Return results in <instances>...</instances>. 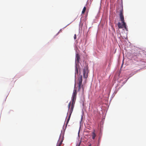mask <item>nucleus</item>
<instances>
[{
  "instance_id": "obj_1",
  "label": "nucleus",
  "mask_w": 146,
  "mask_h": 146,
  "mask_svg": "<svg viewBox=\"0 0 146 146\" xmlns=\"http://www.w3.org/2000/svg\"><path fill=\"white\" fill-rule=\"evenodd\" d=\"M75 85L74 88L73 90V93L72 97V102H70L69 103L68 105V111L67 114H68V113H69L70 115L68 118L67 121H66V125H67L70 120L71 114L73 111V110L74 107V105L75 104V101L76 100V95L77 94V91L76 90V89L75 88Z\"/></svg>"
},
{
  "instance_id": "obj_2",
  "label": "nucleus",
  "mask_w": 146,
  "mask_h": 146,
  "mask_svg": "<svg viewBox=\"0 0 146 146\" xmlns=\"http://www.w3.org/2000/svg\"><path fill=\"white\" fill-rule=\"evenodd\" d=\"M120 9L119 15L120 19L121 21L122 22V23H123V27H124V28L127 30V28L126 27V25L125 23V22L124 20V17L123 15V9L122 5L120 6Z\"/></svg>"
},
{
  "instance_id": "obj_3",
  "label": "nucleus",
  "mask_w": 146,
  "mask_h": 146,
  "mask_svg": "<svg viewBox=\"0 0 146 146\" xmlns=\"http://www.w3.org/2000/svg\"><path fill=\"white\" fill-rule=\"evenodd\" d=\"M89 72L88 67L86 66L84 67L83 70V74L84 78L86 79L88 77V74Z\"/></svg>"
},
{
  "instance_id": "obj_4",
  "label": "nucleus",
  "mask_w": 146,
  "mask_h": 146,
  "mask_svg": "<svg viewBox=\"0 0 146 146\" xmlns=\"http://www.w3.org/2000/svg\"><path fill=\"white\" fill-rule=\"evenodd\" d=\"M61 137V136L60 135V137H59V139L58 140V142L57 143L56 146H60L61 145L63 141V139H62L60 141V140Z\"/></svg>"
},
{
  "instance_id": "obj_5",
  "label": "nucleus",
  "mask_w": 146,
  "mask_h": 146,
  "mask_svg": "<svg viewBox=\"0 0 146 146\" xmlns=\"http://www.w3.org/2000/svg\"><path fill=\"white\" fill-rule=\"evenodd\" d=\"M80 59L79 55L78 54H76V61L78 62Z\"/></svg>"
},
{
  "instance_id": "obj_6",
  "label": "nucleus",
  "mask_w": 146,
  "mask_h": 146,
  "mask_svg": "<svg viewBox=\"0 0 146 146\" xmlns=\"http://www.w3.org/2000/svg\"><path fill=\"white\" fill-rule=\"evenodd\" d=\"M119 29H122L123 28V23L121 24L119 22L117 25Z\"/></svg>"
},
{
  "instance_id": "obj_7",
  "label": "nucleus",
  "mask_w": 146,
  "mask_h": 146,
  "mask_svg": "<svg viewBox=\"0 0 146 146\" xmlns=\"http://www.w3.org/2000/svg\"><path fill=\"white\" fill-rule=\"evenodd\" d=\"M82 75H81L79 76V78H78V83H79V84H82Z\"/></svg>"
},
{
  "instance_id": "obj_8",
  "label": "nucleus",
  "mask_w": 146,
  "mask_h": 146,
  "mask_svg": "<svg viewBox=\"0 0 146 146\" xmlns=\"http://www.w3.org/2000/svg\"><path fill=\"white\" fill-rule=\"evenodd\" d=\"M78 74V70L77 66V64H76L75 66V74Z\"/></svg>"
},
{
  "instance_id": "obj_9",
  "label": "nucleus",
  "mask_w": 146,
  "mask_h": 146,
  "mask_svg": "<svg viewBox=\"0 0 146 146\" xmlns=\"http://www.w3.org/2000/svg\"><path fill=\"white\" fill-rule=\"evenodd\" d=\"M92 133V138L93 139H94L95 138V137L96 136V134L94 132Z\"/></svg>"
},
{
  "instance_id": "obj_10",
  "label": "nucleus",
  "mask_w": 146,
  "mask_h": 146,
  "mask_svg": "<svg viewBox=\"0 0 146 146\" xmlns=\"http://www.w3.org/2000/svg\"><path fill=\"white\" fill-rule=\"evenodd\" d=\"M86 8L85 7H84V8H83V9L82 10V14H84L85 11H86Z\"/></svg>"
},
{
  "instance_id": "obj_11",
  "label": "nucleus",
  "mask_w": 146,
  "mask_h": 146,
  "mask_svg": "<svg viewBox=\"0 0 146 146\" xmlns=\"http://www.w3.org/2000/svg\"><path fill=\"white\" fill-rule=\"evenodd\" d=\"M82 84L78 83V91L80 90L81 88Z\"/></svg>"
},
{
  "instance_id": "obj_12",
  "label": "nucleus",
  "mask_w": 146,
  "mask_h": 146,
  "mask_svg": "<svg viewBox=\"0 0 146 146\" xmlns=\"http://www.w3.org/2000/svg\"><path fill=\"white\" fill-rule=\"evenodd\" d=\"M76 34H75L74 35V39H76Z\"/></svg>"
},
{
  "instance_id": "obj_13",
  "label": "nucleus",
  "mask_w": 146,
  "mask_h": 146,
  "mask_svg": "<svg viewBox=\"0 0 146 146\" xmlns=\"http://www.w3.org/2000/svg\"><path fill=\"white\" fill-rule=\"evenodd\" d=\"M80 143L78 145H76V146H80Z\"/></svg>"
},
{
  "instance_id": "obj_14",
  "label": "nucleus",
  "mask_w": 146,
  "mask_h": 146,
  "mask_svg": "<svg viewBox=\"0 0 146 146\" xmlns=\"http://www.w3.org/2000/svg\"><path fill=\"white\" fill-rule=\"evenodd\" d=\"M91 143H89L88 145V146H91Z\"/></svg>"
},
{
  "instance_id": "obj_15",
  "label": "nucleus",
  "mask_w": 146,
  "mask_h": 146,
  "mask_svg": "<svg viewBox=\"0 0 146 146\" xmlns=\"http://www.w3.org/2000/svg\"><path fill=\"white\" fill-rule=\"evenodd\" d=\"M118 11V10H117V12Z\"/></svg>"
}]
</instances>
